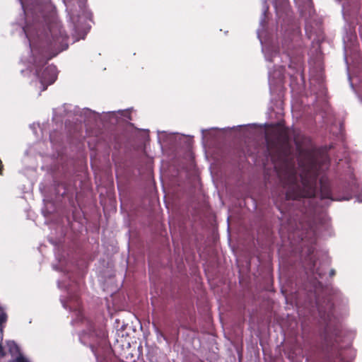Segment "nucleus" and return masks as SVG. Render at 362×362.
<instances>
[{
  "label": "nucleus",
  "mask_w": 362,
  "mask_h": 362,
  "mask_svg": "<svg viewBox=\"0 0 362 362\" xmlns=\"http://www.w3.org/2000/svg\"><path fill=\"white\" fill-rule=\"evenodd\" d=\"M16 362H28V361L23 356H20L16 358Z\"/></svg>",
  "instance_id": "obj_5"
},
{
  "label": "nucleus",
  "mask_w": 362,
  "mask_h": 362,
  "mask_svg": "<svg viewBox=\"0 0 362 362\" xmlns=\"http://www.w3.org/2000/svg\"><path fill=\"white\" fill-rule=\"evenodd\" d=\"M267 156L270 158L279 177L288 185L286 200L315 197L317 180L320 164L312 153H307L304 160H300L302 173L298 176L289 136L286 130H280L272 137L266 138Z\"/></svg>",
  "instance_id": "obj_1"
},
{
  "label": "nucleus",
  "mask_w": 362,
  "mask_h": 362,
  "mask_svg": "<svg viewBox=\"0 0 362 362\" xmlns=\"http://www.w3.org/2000/svg\"><path fill=\"white\" fill-rule=\"evenodd\" d=\"M94 331H95V330H94V329H92V327H91L90 328V329H89V334H92V332H94Z\"/></svg>",
  "instance_id": "obj_9"
},
{
  "label": "nucleus",
  "mask_w": 362,
  "mask_h": 362,
  "mask_svg": "<svg viewBox=\"0 0 362 362\" xmlns=\"http://www.w3.org/2000/svg\"><path fill=\"white\" fill-rule=\"evenodd\" d=\"M49 30L52 39L50 42V47L56 52L47 59L44 58L35 59L33 62L35 69V76L39 79L42 86V90L43 91L47 89L48 86L52 84L56 81L57 75L56 67L54 66H47L43 71L41 70V68L47 64L49 59H51L58 53L68 48V36L64 30L56 25L51 27Z\"/></svg>",
  "instance_id": "obj_2"
},
{
  "label": "nucleus",
  "mask_w": 362,
  "mask_h": 362,
  "mask_svg": "<svg viewBox=\"0 0 362 362\" xmlns=\"http://www.w3.org/2000/svg\"><path fill=\"white\" fill-rule=\"evenodd\" d=\"M316 273L318 274L320 277H322L323 276V274L320 272L318 269H317Z\"/></svg>",
  "instance_id": "obj_7"
},
{
  "label": "nucleus",
  "mask_w": 362,
  "mask_h": 362,
  "mask_svg": "<svg viewBox=\"0 0 362 362\" xmlns=\"http://www.w3.org/2000/svg\"><path fill=\"white\" fill-rule=\"evenodd\" d=\"M320 198L321 199H328L330 200H335L332 196L331 185L329 180L325 177H321L320 180Z\"/></svg>",
  "instance_id": "obj_3"
},
{
  "label": "nucleus",
  "mask_w": 362,
  "mask_h": 362,
  "mask_svg": "<svg viewBox=\"0 0 362 362\" xmlns=\"http://www.w3.org/2000/svg\"><path fill=\"white\" fill-rule=\"evenodd\" d=\"M335 275V270L334 269H331L330 272H329V276L331 277L334 276Z\"/></svg>",
  "instance_id": "obj_6"
},
{
  "label": "nucleus",
  "mask_w": 362,
  "mask_h": 362,
  "mask_svg": "<svg viewBox=\"0 0 362 362\" xmlns=\"http://www.w3.org/2000/svg\"><path fill=\"white\" fill-rule=\"evenodd\" d=\"M2 168H3V166H2V162H1V160H0V175L1 174Z\"/></svg>",
  "instance_id": "obj_8"
},
{
  "label": "nucleus",
  "mask_w": 362,
  "mask_h": 362,
  "mask_svg": "<svg viewBox=\"0 0 362 362\" xmlns=\"http://www.w3.org/2000/svg\"><path fill=\"white\" fill-rule=\"evenodd\" d=\"M7 320V315L3 310L0 313V331L2 332V325Z\"/></svg>",
  "instance_id": "obj_4"
}]
</instances>
